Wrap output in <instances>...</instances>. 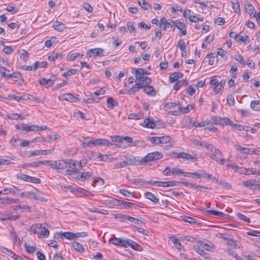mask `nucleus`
<instances>
[{"label": "nucleus", "mask_w": 260, "mask_h": 260, "mask_svg": "<svg viewBox=\"0 0 260 260\" xmlns=\"http://www.w3.org/2000/svg\"><path fill=\"white\" fill-rule=\"evenodd\" d=\"M233 8L237 13L240 12V4L237 0H233L232 2Z\"/></svg>", "instance_id": "nucleus-56"}, {"label": "nucleus", "mask_w": 260, "mask_h": 260, "mask_svg": "<svg viewBox=\"0 0 260 260\" xmlns=\"http://www.w3.org/2000/svg\"><path fill=\"white\" fill-rule=\"evenodd\" d=\"M194 107V105H188L185 107H182L181 106L178 107V110L180 112L182 113H188L190 109H192Z\"/></svg>", "instance_id": "nucleus-36"}, {"label": "nucleus", "mask_w": 260, "mask_h": 260, "mask_svg": "<svg viewBox=\"0 0 260 260\" xmlns=\"http://www.w3.org/2000/svg\"><path fill=\"white\" fill-rule=\"evenodd\" d=\"M83 55H84L83 54H80L79 53H77V52H75V53H72L69 55V60H70L71 61H73V60H75L78 57H80V58H82L83 56Z\"/></svg>", "instance_id": "nucleus-60"}, {"label": "nucleus", "mask_w": 260, "mask_h": 260, "mask_svg": "<svg viewBox=\"0 0 260 260\" xmlns=\"http://www.w3.org/2000/svg\"><path fill=\"white\" fill-rule=\"evenodd\" d=\"M233 124V122L228 117L221 118L220 125L222 126L229 125L231 126Z\"/></svg>", "instance_id": "nucleus-45"}, {"label": "nucleus", "mask_w": 260, "mask_h": 260, "mask_svg": "<svg viewBox=\"0 0 260 260\" xmlns=\"http://www.w3.org/2000/svg\"><path fill=\"white\" fill-rule=\"evenodd\" d=\"M19 53L20 54V57L21 59L25 62L27 61L29 56V54L27 51L25 50H21L20 51H19Z\"/></svg>", "instance_id": "nucleus-41"}, {"label": "nucleus", "mask_w": 260, "mask_h": 260, "mask_svg": "<svg viewBox=\"0 0 260 260\" xmlns=\"http://www.w3.org/2000/svg\"><path fill=\"white\" fill-rule=\"evenodd\" d=\"M84 145H86L87 147H91L93 145L94 146H109V145H112L110 141L108 140L105 139H97L93 141H90L87 143H84L83 144Z\"/></svg>", "instance_id": "nucleus-7"}, {"label": "nucleus", "mask_w": 260, "mask_h": 260, "mask_svg": "<svg viewBox=\"0 0 260 260\" xmlns=\"http://www.w3.org/2000/svg\"><path fill=\"white\" fill-rule=\"evenodd\" d=\"M210 153H209L208 155L212 159L215 160L216 162L219 163L220 165H224L225 162V159H222L220 156H222V153L218 149L213 147L212 150H210Z\"/></svg>", "instance_id": "nucleus-5"}, {"label": "nucleus", "mask_w": 260, "mask_h": 260, "mask_svg": "<svg viewBox=\"0 0 260 260\" xmlns=\"http://www.w3.org/2000/svg\"><path fill=\"white\" fill-rule=\"evenodd\" d=\"M55 80V77L52 76L51 79H46L44 78H42L39 80V83L43 85H46L47 87L51 86Z\"/></svg>", "instance_id": "nucleus-17"}, {"label": "nucleus", "mask_w": 260, "mask_h": 260, "mask_svg": "<svg viewBox=\"0 0 260 260\" xmlns=\"http://www.w3.org/2000/svg\"><path fill=\"white\" fill-rule=\"evenodd\" d=\"M183 74L181 72H175L170 75L169 82L171 83L177 81L178 79L183 77Z\"/></svg>", "instance_id": "nucleus-24"}, {"label": "nucleus", "mask_w": 260, "mask_h": 260, "mask_svg": "<svg viewBox=\"0 0 260 260\" xmlns=\"http://www.w3.org/2000/svg\"><path fill=\"white\" fill-rule=\"evenodd\" d=\"M139 5L144 9L148 10L150 6L145 0H137Z\"/></svg>", "instance_id": "nucleus-54"}, {"label": "nucleus", "mask_w": 260, "mask_h": 260, "mask_svg": "<svg viewBox=\"0 0 260 260\" xmlns=\"http://www.w3.org/2000/svg\"><path fill=\"white\" fill-rule=\"evenodd\" d=\"M193 249L201 256L207 258L208 254L203 249V248L198 245H194L193 247Z\"/></svg>", "instance_id": "nucleus-28"}, {"label": "nucleus", "mask_w": 260, "mask_h": 260, "mask_svg": "<svg viewBox=\"0 0 260 260\" xmlns=\"http://www.w3.org/2000/svg\"><path fill=\"white\" fill-rule=\"evenodd\" d=\"M129 181L131 182V183L135 184V185H138L139 186H145L147 185V182L145 181L144 179H129Z\"/></svg>", "instance_id": "nucleus-29"}, {"label": "nucleus", "mask_w": 260, "mask_h": 260, "mask_svg": "<svg viewBox=\"0 0 260 260\" xmlns=\"http://www.w3.org/2000/svg\"><path fill=\"white\" fill-rule=\"evenodd\" d=\"M255 180H248L247 181H243L242 184L245 187H248L250 189H256L257 188L258 184L255 183Z\"/></svg>", "instance_id": "nucleus-16"}, {"label": "nucleus", "mask_w": 260, "mask_h": 260, "mask_svg": "<svg viewBox=\"0 0 260 260\" xmlns=\"http://www.w3.org/2000/svg\"><path fill=\"white\" fill-rule=\"evenodd\" d=\"M41 194V192L39 191L35 192V194H34V199L41 202H46L47 200L44 198Z\"/></svg>", "instance_id": "nucleus-46"}, {"label": "nucleus", "mask_w": 260, "mask_h": 260, "mask_svg": "<svg viewBox=\"0 0 260 260\" xmlns=\"http://www.w3.org/2000/svg\"><path fill=\"white\" fill-rule=\"evenodd\" d=\"M7 117H8V118L12 120H23L25 119L24 117L22 116L21 114L18 113H10L7 115Z\"/></svg>", "instance_id": "nucleus-33"}, {"label": "nucleus", "mask_w": 260, "mask_h": 260, "mask_svg": "<svg viewBox=\"0 0 260 260\" xmlns=\"http://www.w3.org/2000/svg\"><path fill=\"white\" fill-rule=\"evenodd\" d=\"M15 49V47L4 46L3 52L7 54H12Z\"/></svg>", "instance_id": "nucleus-63"}, {"label": "nucleus", "mask_w": 260, "mask_h": 260, "mask_svg": "<svg viewBox=\"0 0 260 260\" xmlns=\"http://www.w3.org/2000/svg\"><path fill=\"white\" fill-rule=\"evenodd\" d=\"M78 174L76 177V178L81 181L87 180L92 176V173L91 172H83L81 174L79 173Z\"/></svg>", "instance_id": "nucleus-19"}, {"label": "nucleus", "mask_w": 260, "mask_h": 260, "mask_svg": "<svg viewBox=\"0 0 260 260\" xmlns=\"http://www.w3.org/2000/svg\"><path fill=\"white\" fill-rule=\"evenodd\" d=\"M144 123L145 127L150 128H154L156 125L154 120L150 118H147L145 119Z\"/></svg>", "instance_id": "nucleus-30"}, {"label": "nucleus", "mask_w": 260, "mask_h": 260, "mask_svg": "<svg viewBox=\"0 0 260 260\" xmlns=\"http://www.w3.org/2000/svg\"><path fill=\"white\" fill-rule=\"evenodd\" d=\"M107 106L109 108L113 109L115 105H117V102L112 97H109L107 100Z\"/></svg>", "instance_id": "nucleus-37"}, {"label": "nucleus", "mask_w": 260, "mask_h": 260, "mask_svg": "<svg viewBox=\"0 0 260 260\" xmlns=\"http://www.w3.org/2000/svg\"><path fill=\"white\" fill-rule=\"evenodd\" d=\"M226 245L228 246H233L235 249H239L240 246L236 243V241L234 240L232 237H231L226 242Z\"/></svg>", "instance_id": "nucleus-53"}, {"label": "nucleus", "mask_w": 260, "mask_h": 260, "mask_svg": "<svg viewBox=\"0 0 260 260\" xmlns=\"http://www.w3.org/2000/svg\"><path fill=\"white\" fill-rule=\"evenodd\" d=\"M10 234L13 238L14 244L17 246H20L21 244V241L19 236L14 229H12L11 231Z\"/></svg>", "instance_id": "nucleus-23"}, {"label": "nucleus", "mask_w": 260, "mask_h": 260, "mask_svg": "<svg viewBox=\"0 0 260 260\" xmlns=\"http://www.w3.org/2000/svg\"><path fill=\"white\" fill-rule=\"evenodd\" d=\"M235 147L237 151L240 152V153L242 154H250L251 149L249 148L242 147L240 145H236L235 146Z\"/></svg>", "instance_id": "nucleus-27"}, {"label": "nucleus", "mask_w": 260, "mask_h": 260, "mask_svg": "<svg viewBox=\"0 0 260 260\" xmlns=\"http://www.w3.org/2000/svg\"><path fill=\"white\" fill-rule=\"evenodd\" d=\"M126 248L129 246L134 250H137V247H140V245L132 240L126 239Z\"/></svg>", "instance_id": "nucleus-42"}, {"label": "nucleus", "mask_w": 260, "mask_h": 260, "mask_svg": "<svg viewBox=\"0 0 260 260\" xmlns=\"http://www.w3.org/2000/svg\"><path fill=\"white\" fill-rule=\"evenodd\" d=\"M251 108L255 111H260V101H252L250 103Z\"/></svg>", "instance_id": "nucleus-35"}, {"label": "nucleus", "mask_w": 260, "mask_h": 260, "mask_svg": "<svg viewBox=\"0 0 260 260\" xmlns=\"http://www.w3.org/2000/svg\"><path fill=\"white\" fill-rule=\"evenodd\" d=\"M225 84V81L221 80L216 85L214 89V91L215 94L219 93L221 90V89L223 88Z\"/></svg>", "instance_id": "nucleus-39"}, {"label": "nucleus", "mask_w": 260, "mask_h": 260, "mask_svg": "<svg viewBox=\"0 0 260 260\" xmlns=\"http://www.w3.org/2000/svg\"><path fill=\"white\" fill-rule=\"evenodd\" d=\"M124 160L127 166H135L139 165L140 159L139 158V157H136L133 156H130L126 157Z\"/></svg>", "instance_id": "nucleus-15"}, {"label": "nucleus", "mask_w": 260, "mask_h": 260, "mask_svg": "<svg viewBox=\"0 0 260 260\" xmlns=\"http://www.w3.org/2000/svg\"><path fill=\"white\" fill-rule=\"evenodd\" d=\"M175 24V22L172 19H166L163 17L160 20L159 27L164 30H167V28H171Z\"/></svg>", "instance_id": "nucleus-8"}, {"label": "nucleus", "mask_w": 260, "mask_h": 260, "mask_svg": "<svg viewBox=\"0 0 260 260\" xmlns=\"http://www.w3.org/2000/svg\"><path fill=\"white\" fill-rule=\"evenodd\" d=\"M119 192L121 194H122L123 196H124L126 197L130 198L134 197V196L132 194V193L128 190H126L124 189H119Z\"/></svg>", "instance_id": "nucleus-58"}, {"label": "nucleus", "mask_w": 260, "mask_h": 260, "mask_svg": "<svg viewBox=\"0 0 260 260\" xmlns=\"http://www.w3.org/2000/svg\"><path fill=\"white\" fill-rule=\"evenodd\" d=\"M121 205L123 206L125 208H136L137 205L133 203L126 202L125 201H122L121 203Z\"/></svg>", "instance_id": "nucleus-52"}, {"label": "nucleus", "mask_w": 260, "mask_h": 260, "mask_svg": "<svg viewBox=\"0 0 260 260\" xmlns=\"http://www.w3.org/2000/svg\"><path fill=\"white\" fill-rule=\"evenodd\" d=\"M202 211H206V212L209 214L214 215L216 216H218L220 217L225 216L226 215L222 212L218 211H215V210H206L205 208L201 209Z\"/></svg>", "instance_id": "nucleus-34"}, {"label": "nucleus", "mask_w": 260, "mask_h": 260, "mask_svg": "<svg viewBox=\"0 0 260 260\" xmlns=\"http://www.w3.org/2000/svg\"><path fill=\"white\" fill-rule=\"evenodd\" d=\"M113 141L118 143L116 145L118 147L122 148H126L127 147L126 145L123 144V142H125L127 143H132L133 142V139L128 136H115L113 137Z\"/></svg>", "instance_id": "nucleus-6"}, {"label": "nucleus", "mask_w": 260, "mask_h": 260, "mask_svg": "<svg viewBox=\"0 0 260 260\" xmlns=\"http://www.w3.org/2000/svg\"><path fill=\"white\" fill-rule=\"evenodd\" d=\"M53 27L56 30L62 31L66 28V26L62 22L56 21L54 23Z\"/></svg>", "instance_id": "nucleus-44"}, {"label": "nucleus", "mask_w": 260, "mask_h": 260, "mask_svg": "<svg viewBox=\"0 0 260 260\" xmlns=\"http://www.w3.org/2000/svg\"><path fill=\"white\" fill-rule=\"evenodd\" d=\"M183 175L184 176L187 177L188 173L184 172L182 170L178 168H173L171 170V175Z\"/></svg>", "instance_id": "nucleus-31"}, {"label": "nucleus", "mask_w": 260, "mask_h": 260, "mask_svg": "<svg viewBox=\"0 0 260 260\" xmlns=\"http://www.w3.org/2000/svg\"><path fill=\"white\" fill-rule=\"evenodd\" d=\"M8 99L10 100H15L16 101L19 102L22 100H25V95L23 96H16L15 95H9L8 96Z\"/></svg>", "instance_id": "nucleus-48"}, {"label": "nucleus", "mask_w": 260, "mask_h": 260, "mask_svg": "<svg viewBox=\"0 0 260 260\" xmlns=\"http://www.w3.org/2000/svg\"><path fill=\"white\" fill-rule=\"evenodd\" d=\"M104 50L102 48H98L90 49L87 52L86 54L89 57L103 56Z\"/></svg>", "instance_id": "nucleus-12"}, {"label": "nucleus", "mask_w": 260, "mask_h": 260, "mask_svg": "<svg viewBox=\"0 0 260 260\" xmlns=\"http://www.w3.org/2000/svg\"><path fill=\"white\" fill-rule=\"evenodd\" d=\"M61 188L64 192L70 191L71 193H74L75 192H79L78 190L77 189L73 188L70 185L63 186H61Z\"/></svg>", "instance_id": "nucleus-49"}, {"label": "nucleus", "mask_w": 260, "mask_h": 260, "mask_svg": "<svg viewBox=\"0 0 260 260\" xmlns=\"http://www.w3.org/2000/svg\"><path fill=\"white\" fill-rule=\"evenodd\" d=\"M71 159H62L54 161L52 169L57 170L59 172L60 170H64L68 168H71Z\"/></svg>", "instance_id": "nucleus-4"}, {"label": "nucleus", "mask_w": 260, "mask_h": 260, "mask_svg": "<svg viewBox=\"0 0 260 260\" xmlns=\"http://www.w3.org/2000/svg\"><path fill=\"white\" fill-rule=\"evenodd\" d=\"M236 216L240 220H243L245 222H248V223L250 222V221H251L250 219L249 218L247 217L244 214H242V213H241L240 212L237 213H236Z\"/></svg>", "instance_id": "nucleus-51"}, {"label": "nucleus", "mask_w": 260, "mask_h": 260, "mask_svg": "<svg viewBox=\"0 0 260 260\" xmlns=\"http://www.w3.org/2000/svg\"><path fill=\"white\" fill-rule=\"evenodd\" d=\"M16 178L21 180L28 182L34 183H40L41 182V180L39 178L31 177L24 174L21 175H17Z\"/></svg>", "instance_id": "nucleus-9"}, {"label": "nucleus", "mask_w": 260, "mask_h": 260, "mask_svg": "<svg viewBox=\"0 0 260 260\" xmlns=\"http://www.w3.org/2000/svg\"><path fill=\"white\" fill-rule=\"evenodd\" d=\"M15 127L17 129L25 131L27 132H28L29 130V126L23 123L20 125L16 124Z\"/></svg>", "instance_id": "nucleus-57"}, {"label": "nucleus", "mask_w": 260, "mask_h": 260, "mask_svg": "<svg viewBox=\"0 0 260 260\" xmlns=\"http://www.w3.org/2000/svg\"><path fill=\"white\" fill-rule=\"evenodd\" d=\"M62 58V55L59 53H53L52 55L49 56L48 57V59L49 61H55L57 58L61 59Z\"/></svg>", "instance_id": "nucleus-50"}, {"label": "nucleus", "mask_w": 260, "mask_h": 260, "mask_svg": "<svg viewBox=\"0 0 260 260\" xmlns=\"http://www.w3.org/2000/svg\"><path fill=\"white\" fill-rule=\"evenodd\" d=\"M19 202L18 199H13L10 198H0V204H17Z\"/></svg>", "instance_id": "nucleus-20"}, {"label": "nucleus", "mask_w": 260, "mask_h": 260, "mask_svg": "<svg viewBox=\"0 0 260 260\" xmlns=\"http://www.w3.org/2000/svg\"><path fill=\"white\" fill-rule=\"evenodd\" d=\"M71 168L72 167H76L78 166L80 169H81L83 168L82 163L81 161H77L74 160L73 159H71Z\"/></svg>", "instance_id": "nucleus-61"}, {"label": "nucleus", "mask_w": 260, "mask_h": 260, "mask_svg": "<svg viewBox=\"0 0 260 260\" xmlns=\"http://www.w3.org/2000/svg\"><path fill=\"white\" fill-rule=\"evenodd\" d=\"M136 75L137 80L140 82L141 84L145 86L150 85L151 79L149 77L144 76V69L142 68L133 69Z\"/></svg>", "instance_id": "nucleus-2"}, {"label": "nucleus", "mask_w": 260, "mask_h": 260, "mask_svg": "<svg viewBox=\"0 0 260 260\" xmlns=\"http://www.w3.org/2000/svg\"><path fill=\"white\" fill-rule=\"evenodd\" d=\"M144 85L138 83L133 85L131 89L126 91V93L128 94H134L135 92L138 91L140 89L143 88Z\"/></svg>", "instance_id": "nucleus-22"}, {"label": "nucleus", "mask_w": 260, "mask_h": 260, "mask_svg": "<svg viewBox=\"0 0 260 260\" xmlns=\"http://www.w3.org/2000/svg\"><path fill=\"white\" fill-rule=\"evenodd\" d=\"M47 65V62L45 61H36L34 63V70L37 69L39 68L46 67Z\"/></svg>", "instance_id": "nucleus-55"}, {"label": "nucleus", "mask_w": 260, "mask_h": 260, "mask_svg": "<svg viewBox=\"0 0 260 260\" xmlns=\"http://www.w3.org/2000/svg\"><path fill=\"white\" fill-rule=\"evenodd\" d=\"M19 189L16 187L13 186L12 188H7L3 189V194H16Z\"/></svg>", "instance_id": "nucleus-32"}, {"label": "nucleus", "mask_w": 260, "mask_h": 260, "mask_svg": "<svg viewBox=\"0 0 260 260\" xmlns=\"http://www.w3.org/2000/svg\"><path fill=\"white\" fill-rule=\"evenodd\" d=\"M143 88L144 92L149 95L154 96L156 94V91L152 86H150L149 85L145 86L144 85Z\"/></svg>", "instance_id": "nucleus-21"}, {"label": "nucleus", "mask_w": 260, "mask_h": 260, "mask_svg": "<svg viewBox=\"0 0 260 260\" xmlns=\"http://www.w3.org/2000/svg\"><path fill=\"white\" fill-rule=\"evenodd\" d=\"M21 77L20 74L17 72H14L12 74H7L6 78L7 79L11 78L19 79Z\"/></svg>", "instance_id": "nucleus-64"}, {"label": "nucleus", "mask_w": 260, "mask_h": 260, "mask_svg": "<svg viewBox=\"0 0 260 260\" xmlns=\"http://www.w3.org/2000/svg\"><path fill=\"white\" fill-rule=\"evenodd\" d=\"M24 247L26 251L30 254L34 253L36 250V247L35 246L28 245L26 243L24 244Z\"/></svg>", "instance_id": "nucleus-62"}, {"label": "nucleus", "mask_w": 260, "mask_h": 260, "mask_svg": "<svg viewBox=\"0 0 260 260\" xmlns=\"http://www.w3.org/2000/svg\"><path fill=\"white\" fill-rule=\"evenodd\" d=\"M162 157V154L159 152L155 151L147 154L146 156L140 159L139 165H143L152 161H155Z\"/></svg>", "instance_id": "nucleus-3"}, {"label": "nucleus", "mask_w": 260, "mask_h": 260, "mask_svg": "<svg viewBox=\"0 0 260 260\" xmlns=\"http://www.w3.org/2000/svg\"><path fill=\"white\" fill-rule=\"evenodd\" d=\"M164 181H149L147 182V185H156L164 187Z\"/></svg>", "instance_id": "nucleus-59"}, {"label": "nucleus", "mask_w": 260, "mask_h": 260, "mask_svg": "<svg viewBox=\"0 0 260 260\" xmlns=\"http://www.w3.org/2000/svg\"><path fill=\"white\" fill-rule=\"evenodd\" d=\"M1 251L11 257L13 258L14 260H23V258L17 255L14 253L11 250H10L7 248L3 247L2 248Z\"/></svg>", "instance_id": "nucleus-14"}, {"label": "nucleus", "mask_w": 260, "mask_h": 260, "mask_svg": "<svg viewBox=\"0 0 260 260\" xmlns=\"http://www.w3.org/2000/svg\"><path fill=\"white\" fill-rule=\"evenodd\" d=\"M72 246L74 249L80 253H83L84 251V248L83 246L79 243L74 242L72 243Z\"/></svg>", "instance_id": "nucleus-38"}, {"label": "nucleus", "mask_w": 260, "mask_h": 260, "mask_svg": "<svg viewBox=\"0 0 260 260\" xmlns=\"http://www.w3.org/2000/svg\"><path fill=\"white\" fill-rule=\"evenodd\" d=\"M170 239L172 241L174 246L177 249L181 250L182 248H183L182 245L178 241V239L175 236L171 237Z\"/></svg>", "instance_id": "nucleus-43"}, {"label": "nucleus", "mask_w": 260, "mask_h": 260, "mask_svg": "<svg viewBox=\"0 0 260 260\" xmlns=\"http://www.w3.org/2000/svg\"><path fill=\"white\" fill-rule=\"evenodd\" d=\"M144 196L146 199L150 200L155 204H157L159 201L158 199L156 198L155 195L150 192H146L144 193Z\"/></svg>", "instance_id": "nucleus-26"}, {"label": "nucleus", "mask_w": 260, "mask_h": 260, "mask_svg": "<svg viewBox=\"0 0 260 260\" xmlns=\"http://www.w3.org/2000/svg\"><path fill=\"white\" fill-rule=\"evenodd\" d=\"M181 158L183 159L189 160L192 159L193 161H197V158L196 156H193L189 154L182 152V155Z\"/></svg>", "instance_id": "nucleus-47"}, {"label": "nucleus", "mask_w": 260, "mask_h": 260, "mask_svg": "<svg viewBox=\"0 0 260 260\" xmlns=\"http://www.w3.org/2000/svg\"><path fill=\"white\" fill-rule=\"evenodd\" d=\"M28 231L37 234L38 237L41 238L48 237L50 233L49 231L40 223L31 225Z\"/></svg>", "instance_id": "nucleus-1"}, {"label": "nucleus", "mask_w": 260, "mask_h": 260, "mask_svg": "<svg viewBox=\"0 0 260 260\" xmlns=\"http://www.w3.org/2000/svg\"><path fill=\"white\" fill-rule=\"evenodd\" d=\"M109 242L117 246L126 248V239H122L119 238L114 237L109 240Z\"/></svg>", "instance_id": "nucleus-11"}, {"label": "nucleus", "mask_w": 260, "mask_h": 260, "mask_svg": "<svg viewBox=\"0 0 260 260\" xmlns=\"http://www.w3.org/2000/svg\"><path fill=\"white\" fill-rule=\"evenodd\" d=\"M58 99L60 101L66 100L70 102H76L78 100V98L71 93L62 94L58 96Z\"/></svg>", "instance_id": "nucleus-13"}, {"label": "nucleus", "mask_w": 260, "mask_h": 260, "mask_svg": "<svg viewBox=\"0 0 260 260\" xmlns=\"http://www.w3.org/2000/svg\"><path fill=\"white\" fill-rule=\"evenodd\" d=\"M164 187H171L180 185L181 184H186L185 183H182L181 182L176 181H164Z\"/></svg>", "instance_id": "nucleus-40"}, {"label": "nucleus", "mask_w": 260, "mask_h": 260, "mask_svg": "<svg viewBox=\"0 0 260 260\" xmlns=\"http://www.w3.org/2000/svg\"><path fill=\"white\" fill-rule=\"evenodd\" d=\"M237 172H238L240 174L249 175L250 174L260 175V171L256 170L255 169L253 168H251L250 169H246L245 168H239L238 170H237Z\"/></svg>", "instance_id": "nucleus-10"}, {"label": "nucleus", "mask_w": 260, "mask_h": 260, "mask_svg": "<svg viewBox=\"0 0 260 260\" xmlns=\"http://www.w3.org/2000/svg\"><path fill=\"white\" fill-rule=\"evenodd\" d=\"M57 234H58L59 237L61 239H63V238H66L69 240H74V239H76L75 233H74L72 232H64V233L60 232V233H57Z\"/></svg>", "instance_id": "nucleus-18"}, {"label": "nucleus", "mask_w": 260, "mask_h": 260, "mask_svg": "<svg viewBox=\"0 0 260 260\" xmlns=\"http://www.w3.org/2000/svg\"><path fill=\"white\" fill-rule=\"evenodd\" d=\"M245 8L246 12L248 14H249L251 16H253V17H255V16L256 15L257 13H256L253 6L250 4L245 5Z\"/></svg>", "instance_id": "nucleus-25"}]
</instances>
